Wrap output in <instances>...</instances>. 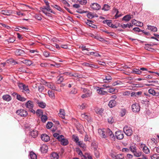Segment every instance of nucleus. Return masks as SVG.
Returning a JSON list of instances; mask_svg holds the SVG:
<instances>
[{
	"instance_id": "obj_34",
	"label": "nucleus",
	"mask_w": 159,
	"mask_h": 159,
	"mask_svg": "<svg viewBox=\"0 0 159 159\" xmlns=\"http://www.w3.org/2000/svg\"><path fill=\"white\" fill-rule=\"evenodd\" d=\"M103 23L104 24H107L108 26L111 27V26L112 25V22L111 20H103Z\"/></svg>"
},
{
	"instance_id": "obj_30",
	"label": "nucleus",
	"mask_w": 159,
	"mask_h": 159,
	"mask_svg": "<svg viewBox=\"0 0 159 159\" xmlns=\"http://www.w3.org/2000/svg\"><path fill=\"white\" fill-rule=\"evenodd\" d=\"M110 6H109L107 4H104L103 7L102 8V10L104 11H108L110 9Z\"/></svg>"
},
{
	"instance_id": "obj_35",
	"label": "nucleus",
	"mask_w": 159,
	"mask_h": 159,
	"mask_svg": "<svg viewBox=\"0 0 159 159\" xmlns=\"http://www.w3.org/2000/svg\"><path fill=\"white\" fill-rule=\"evenodd\" d=\"M48 94L49 97L52 99H54L55 98L54 93L52 91L49 90L48 91Z\"/></svg>"
},
{
	"instance_id": "obj_22",
	"label": "nucleus",
	"mask_w": 159,
	"mask_h": 159,
	"mask_svg": "<svg viewBox=\"0 0 159 159\" xmlns=\"http://www.w3.org/2000/svg\"><path fill=\"white\" fill-rule=\"evenodd\" d=\"M58 155L56 152L52 153L50 156V159H58Z\"/></svg>"
},
{
	"instance_id": "obj_45",
	"label": "nucleus",
	"mask_w": 159,
	"mask_h": 159,
	"mask_svg": "<svg viewBox=\"0 0 159 159\" xmlns=\"http://www.w3.org/2000/svg\"><path fill=\"white\" fill-rule=\"evenodd\" d=\"M41 120L43 122H45L48 119L47 116L44 115H43L41 116Z\"/></svg>"
},
{
	"instance_id": "obj_54",
	"label": "nucleus",
	"mask_w": 159,
	"mask_h": 159,
	"mask_svg": "<svg viewBox=\"0 0 159 159\" xmlns=\"http://www.w3.org/2000/svg\"><path fill=\"white\" fill-rule=\"evenodd\" d=\"M144 48L146 49L148 51H152V50H153V48L149 46V44H145Z\"/></svg>"
},
{
	"instance_id": "obj_14",
	"label": "nucleus",
	"mask_w": 159,
	"mask_h": 159,
	"mask_svg": "<svg viewBox=\"0 0 159 159\" xmlns=\"http://www.w3.org/2000/svg\"><path fill=\"white\" fill-rule=\"evenodd\" d=\"M106 137L108 136H110L111 138L114 137V134L112 131L109 128L106 129Z\"/></svg>"
},
{
	"instance_id": "obj_49",
	"label": "nucleus",
	"mask_w": 159,
	"mask_h": 159,
	"mask_svg": "<svg viewBox=\"0 0 159 159\" xmlns=\"http://www.w3.org/2000/svg\"><path fill=\"white\" fill-rule=\"evenodd\" d=\"M73 138L74 141L77 144L79 142L78 137L74 135H73Z\"/></svg>"
},
{
	"instance_id": "obj_52",
	"label": "nucleus",
	"mask_w": 159,
	"mask_h": 159,
	"mask_svg": "<svg viewBox=\"0 0 159 159\" xmlns=\"http://www.w3.org/2000/svg\"><path fill=\"white\" fill-rule=\"evenodd\" d=\"M120 113L121 116L123 117L126 114V110L125 109H122Z\"/></svg>"
},
{
	"instance_id": "obj_55",
	"label": "nucleus",
	"mask_w": 159,
	"mask_h": 159,
	"mask_svg": "<svg viewBox=\"0 0 159 159\" xmlns=\"http://www.w3.org/2000/svg\"><path fill=\"white\" fill-rule=\"evenodd\" d=\"M84 158L85 159H93L92 156L89 154H85L84 156Z\"/></svg>"
},
{
	"instance_id": "obj_25",
	"label": "nucleus",
	"mask_w": 159,
	"mask_h": 159,
	"mask_svg": "<svg viewBox=\"0 0 159 159\" xmlns=\"http://www.w3.org/2000/svg\"><path fill=\"white\" fill-rule=\"evenodd\" d=\"M6 62L8 63H10L11 64L13 65H14L18 64V62L16 61L13 59H10L8 60H7L6 61Z\"/></svg>"
},
{
	"instance_id": "obj_29",
	"label": "nucleus",
	"mask_w": 159,
	"mask_h": 159,
	"mask_svg": "<svg viewBox=\"0 0 159 159\" xmlns=\"http://www.w3.org/2000/svg\"><path fill=\"white\" fill-rule=\"evenodd\" d=\"M38 106L40 107L44 108L46 106V104L43 102H37Z\"/></svg>"
},
{
	"instance_id": "obj_53",
	"label": "nucleus",
	"mask_w": 159,
	"mask_h": 159,
	"mask_svg": "<svg viewBox=\"0 0 159 159\" xmlns=\"http://www.w3.org/2000/svg\"><path fill=\"white\" fill-rule=\"evenodd\" d=\"M64 78L62 76H60L59 79H57V84H61L63 81Z\"/></svg>"
},
{
	"instance_id": "obj_4",
	"label": "nucleus",
	"mask_w": 159,
	"mask_h": 159,
	"mask_svg": "<svg viewBox=\"0 0 159 159\" xmlns=\"http://www.w3.org/2000/svg\"><path fill=\"white\" fill-rule=\"evenodd\" d=\"M131 107L133 111L135 112H139L140 110V106L138 104L136 103L133 104Z\"/></svg>"
},
{
	"instance_id": "obj_12",
	"label": "nucleus",
	"mask_w": 159,
	"mask_h": 159,
	"mask_svg": "<svg viewBox=\"0 0 159 159\" xmlns=\"http://www.w3.org/2000/svg\"><path fill=\"white\" fill-rule=\"evenodd\" d=\"M42 140L43 141L47 142L50 140L49 136L46 134H42L41 137Z\"/></svg>"
},
{
	"instance_id": "obj_36",
	"label": "nucleus",
	"mask_w": 159,
	"mask_h": 159,
	"mask_svg": "<svg viewBox=\"0 0 159 159\" xmlns=\"http://www.w3.org/2000/svg\"><path fill=\"white\" fill-rule=\"evenodd\" d=\"M30 156L31 159H37L36 155L33 152H30Z\"/></svg>"
},
{
	"instance_id": "obj_18",
	"label": "nucleus",
	"mask_w": 159,
	"mask_h": 159,
	"mask_svg": "<svg viewBox=\"0 0 159 159\" xmlns=\"http://www.w3.org/2000/svg\"><path fill=\"white\" fill-rule=\"evenodd\" d=\"M48 149V146L45 144L42 145L40 148V150L42 153L46 152L47 151Z\"/></svg>"
},
{
	"instance_id": "obj_44",
	"label": "nucleus",
	"mask_w": 159,
	"mask_h": 159,
	"mask_svg": "<svg viewBox=\"0 0 159 159\" xmlns=\"http://www.w3.org/2000/svg\"><path fill=\"white\" fill-rule=\"evenodd\" d=\"M77 144L80 147L83 148H86V145L83 142V141H80Z\"/></svg>"
},
{
	"instance_id": "obj_31",
	"label": "nucleus",
	"mask_w": 159,
	"mask_h": 159,
	"mask_svg": "<svg viewBox=\"0 0 159 159\" xmlns=\"http://www.w3.org/2000/svg\"><path fill=\"white\" fill-rule=\"evenodd\" d=\"M148 29L152 31L156 32L157 31V27L151 25L148 26Z\"/></svg>"
},
{
	"instance_id": "obj_60",
	"label": "nucleus",
	"mask_w": 159,
	"mask_h": 159,
	"mask_svg": "<svg viewBox=\"0 0 159 159\" xmlns=\"http://www.w3.org/2000/svg\"><path fill=\"white\" fill-rule=\"evenodd\" d=\"M79 3L81 5H85L87 3V1L86 0H80Z\"/></svg>"
},
{
	"instance_id": "obj_33",
	"label": "nucleus",
	"mask_w": 159,
	"mask_h": 159,
	"mask_svg": "<svg viewBox=\"0 0 159 159\" xmlns=\"http://www.w3.org/2000/svg\"><path fill=\"white\" fill-rule=\"evenodd\" d=\"M36 113L38 117H41L43 115V112L41 109H38L36 111Z\"/></svg>"
},
{
	"instance_id": "obj_2",
	"label": "nucleus",
	"mask_w": 159,
	"mask_h": 159,
	"mask_svg": "<svg viewBox=\"0 0 159 159\" xmlns=\"http://www.w3.org/2000/svg\"><path fill=\"white\" fill-rule=\"evenodd\" d=\"M123 131L128 136H130L133 134V131L131 128L128 126H125L124 127Z\"/></svg>"
},
{
	"instance_id": "obj_6",
	"label": "nucleus",
	"mask_w": 159,
	"mask_h": 159,
	"mask_svg": "<svg viewBox=\"0 0 159 159\" xmlns=\"http://www.w3.org/2000/svg\"><path fill=\"white\" fill-rule=\"evenodd\" d=\"M14 52L17 56H24L26 54L23 50L20 49H16L15 51Z\"/></svg>"
},
{
	"instance_id": "obj_16",
	"label": "nucleus",
	"mask_w": 159,
	"mask_h": 159,
	"mask_svg": "<svg viewBox=\"0 0 159 159\" xmlns=\"http://www.w3.org/2000/svg\"><path fill=\"white\" fill-rule=\"evenodd\" d=\"M116 104V101L115 100H111L109 102L108 106L110 108H112L115 107Z\"/></svg>"
},
{
	"instance_id": "obj_1",
	"label": "nucleus",
	"mask_w": 159,
	"mask_h": 159,
	"mask_svg": "<svg viewBox=\"0 0 159 159\" xmlns=\"http://www.w3.org/2000/svg\"><path fill=\"white\" fill-rule=\"evenodd\" d=\"M16 113L19 116L22 117H26L27 116L28 113L27 111L24 109H19L17 110Z\"/></svg>"
},
{
	"instance_id": "obj_9",
	"label": "nucleus",
	"mask_w": 159,
	"mask_h": 159,
	"mask_svg": "<svg viewBox=\"0 0 159 159\" xmlns=\"http://www.w3.org/2000/svg\"><path fill=\"white\" fill-rule=\"evenodd\" d=\"M25 105L26 107L29 109L33 108L34 107L33 102L30 100H29L26 102Z\"/></svg>"
},
{
	"instance_id": "obj_19",
	"label": "nucleus",
	"mask_w": 159,
	"mask_h": 159,
	"mask_svg": "<svg viewBox=\"0 0 159 159\" xmlns=\"http://www.w3.org/2000/svg\"><path fill=\"white\" fill-rule=\"evenodd\" d=\"M1 13L4 15L9 16L12 13V11L8 10H2L1 11Z\"/></svg>"
},
{
	"instance_id": "obj_48",
	"label": "nucleus",
	"mask_w": 159,
	"mask_h": 159,
	"mask_svg": "<svg viewBox=\"0 0 159 159\" xmlns=\"http://www.w3.org/2000/svg\"><path fill=\"white\" fill-rule=\"evenodd\" d=\"M108 122L109 123L112 124L114 122V120L112 116L109 117L107 119Z\"/></svg>"
},
{
	"instance_id": "obj_37",
	"label": "nucleus",
	"mask_w": 159,
	"mask_h": 159,
	"mask_svg": "<svg viewBox=\"0 0 159 159\" xmlns=\"http://www.w3.org/2000/svg\"><path fill=\"white\" fill-rule=\"evenodd\" d=\"M112 77L109 75H108L106 76L105 79H103V81L104 83H107L109 82V80H111Z\"/></svg>"
},
{
	"instance_id": "obj_42",
	"label": "nucleus",
	"mask_w": 159,
	"mask_h": 159,
	"mask_svg": "<svg viewBox=\"0 0 159 159\" xmlns=\"http://www.w3.org/2000/svg\"><path fill=\"white\" fill-rule=\"evenodd\" d=\"M51 7H53L57 9L58 11H60L61 12H62L63 11L62 8L59 6L57 5H51Z\"/></svg>"
},
{
	"instance_id": "obj_27",
	"label": "nucleus",
	"mask_w": 159,
	"mask_h": 159,
	"mask_svg": "<svg viewBox=\"0 0 159 159\" xmlns=\"http://www.w3.org/2000/svg\"><path fill=\"white\" fill-rule=\"evenodd\" d=\"M114 159H127L126 157H125L122 154H119L115 156Z\"/></svg>"
},
{
	"instance_id": "obj_56",
	"label": "nucleus",
	"mask_w": 159,
	"mask_h": 159,
	"mask_svg": "<svg viewBox=\"0 0 159 159\" xmlns=\"http://www.w3.org/2000/svg\"><path fill=\"white\" fill-rule=\"evenodd\" d=\"M122 82L120 80H117V81L114 82L112 83V85L115 86L118 84H122Z\"/></svg>"
},
{
	"instance_id": "obj_40",
	"label": "nucleus",
	"mask_w": 159,
	"mask_h": 159,
	"mask_svg": "<svg viewBox=\"0 0 159 159\" xmlns=\"http://www.w3.org/2000/svg\"><path fill=\"white\" fill-rule=\"evenodd\" d=\"M94 149V153L95 156L96 158H98L99 157L100 153L97 150V147H95Z\"/></svg>"
},
{
	"instance_id": "obj_3",
	"label": "nucleus",
	"mask_w": 159,
	"mask_h": 159,
	"mask_svg": "<svg viewBox=\"0 0 159 159\" xmlns=\"http://www.w3.org/2000/svg\"><path fill=\"white\" fill-rule=\"evenodd\" d=\"M58 141H60L61 144L63 146H66L69 143L68 140L65 139L64 136L62 135H61L60 137L58 138Z\"/></svg>"
},
{
	"instance_id": "obj_57",
	"label": "nucleus",
	"mask_w": 159,
	"mask_h": 159,
	"mask_svg": "<svg viewBox=\"0 0 159 159\" xmlns=\"http://www.w3.org/2000/svg\"><path fill=\"white\" fill-rule=\"evenodd\" d=\"M151 159H159V155L156 154H153L151 156Z\"/></svg>"
},
{
	"instance_id": "obj_21",
	"label": "nucleus",
	"mask_w": 159,
	"mask_h": 159,
	"mask_svg": "<svg viewBox=\"0 0 159 159\" xmlns=\"http://www.w3.org/2000/svg\"><path fill=\"white\" fill-rule=\"evenodd\" d=\"M81 116L82 118L87 120L88 121H89L90 120V117L85 113L82 114Z\"/></svg>"
},
{
	"instance_id": "obj_7",
	"label": "nucleus",
	"mask_w": 159,
	"mask_h": 159,
	"mask_svg": "<svg viewBox=\"0 0 159 159\" xmlns=\"http://www.w3.org/2000/svg\"><path fill=\"white\" fill-rule=\"evenodd\" d=\"M98 132L99 134L101 136L104 138H106V129H99L98 130Z\"/></svg>"
},
{
	"instance_id": "obj_63",
	"label": "nucleus",
	"mask_w": 159,
	"mask_h": 159,
	"mask_svg": "<svg viewBox=\"0 0 159 159\" xmlns=\"http://www.w3.org/2000/svg\"><path fill=\"white\" fill-rule=\"evenodd\" d=\"M44 89V87L40 86L38 87V90L39 92H42Z\"/></svg>"
},
{
	"instance_id": "obj_41",
	"label": "nucleus",
	"mask_w": 159,
	"mask_h": 159,
	"mask_svg": "<svg viewBox=\"0 0 159 159\" xmlns=\"http://www.w3.org/2000/svg\"><path fill=\"white\" fill-rule=\"evenodd\" d=\"M133 153L134 156L137 157H139L142 155V152L139 151H137V150Z\"/></svg>"
},
{
	"instance_id": "obj_43",
	"label": "nucleus",
	"mask_w": 159,
	"mask_h": 159,
	"mask_svg": "<svg viewBox=\"0 0 159 159\" xmlns=\"http://www.w3.org/2000/svg\"><path fill=\"white\" fill-rule=\"evenodd\" d=\"M133 26V25H132L130 23L127 24H123L121 25V27L123 28H126L127 27H128L129 28H130Z\"/></svg>"
},
{
	"instance_id": "obj_32",
	"label": "nucleus",
	"mask_w": 159,
	"mask_h": 159,
	"mask_svg": "<svg viewBox=\"0 0 159 159\" xmlns=\"http://www.w3.org/2000/svg\"><path fill=\"white\" fill-rule=\"evenodd\" d=\"M47 86L52 90H55L56 87L54 86V84L51 83H48L47 84Z\"/></svg>"
},
{
	"instance_id": "obj_62",
	"label": "nucleus",
	"mask_w": 159,
	"mask_h": 159,
	"mask_svg": "<svg viewBox=\"0 0 159 159\" xmlns=\"http://www.w3.org/2000/svg\"><path fill=\"white\" fill-rule=\"evenodd\" d=\"M8 43H12L14 42L15 40L14 38H10L8 39L7 40Z\"/></svg>"
},
{
	"instance_id": "obj_10",
	"label": "nucleus",
	"mask_w": 159,
	"mask_h": 159,
	"mask_svg": "<svg viewBox=\"0 0 159 159\" xmlns=\"http://www.w3.org/2000/svg\"><path fill=\"white\" fill-rule=\"evenodd\" d=\"M148 93L152 95L153 96L158 97L159 96V92H157L153 89H150L148 90Z\"/></svg>"
},
{
	"instance_id": "obj_50",
	"label": "nucleus",
	"mask_w": 159,
	"mask_h": 159,
	"mask_svg": "<svg viewBox=\"0 0 159 159\" xmlns=\"http://www.w3.org/2000/svg\"><path fill=\"white\" fill-rule=\"evenodd\" d=\"M130 149L131 152L133 153L137 150L136 147L135 146H131L129 147Z\"/></svg>"
},
{
	"instance_id": "obj_8",
	"label": "nucleus",
	"mask_w": 159,
	"mask_h": 159,
	"mask_svg": "<svg viewBox=\"0 0 159 159\" xmlns=\"http://www.w3.org/2000/svg\"><path fill=\"white\" fill-rule=\"evenodd\" d=\"M140 147L142 149L143 152L146 154H148L149 153V149L146 146L145 144H141Z\"/></svg>"
},
{
	"instance_id": "obj_51",
	"label": "nucleus",
	"mask_w": 159,
	"mask_h": 159,
	"mask_svg": "<svg viewBox=\"0 0 159 159\" xmlns=\"http://www.w3.org/2000/svg\"><path fill=\"white\" fill-rule=\"evenodd\" d=\"M96 111L97 114L101 115L103 111V109L102 108H98L97 109Z\"/></svg>"
},
{
	"instance_id": "obj_11",
	"label": "nucleus",
	"mask_w": 159,
	"mask_h": 159,
	"mask_svg": "<svg viewBox=\"0 0 159 159\" xmlns=\"http://www.w3.org/2000/svg\"><path fill=\"white\" fill-rule=\"evenodd\" d=\"M98 88V89H97V91L99 94L100 95H105L107 94V92L103 90L104 88Z\"/></svg>"
},
{
	"instance_id": "obj_20",
	"label": "nucleus",
	"mask_w": 159,
	"mask_h": 159,
	"mask_svg": "<svg viewBox=\"0 0 159 159\" xmlns=\"http://www.w3.org/2000/svg\"><path fill=\"white\" fill-rule=\"evenodd\" d=\"M92 94V92L91 91H88L87 93H85L83 94L81 96V97L83 98H84L90 97L91 96Z\"/></svg>"
},
{
	"instance_id": "obj_24",
	"label": "nucleus",
	"mask_w": 159,
	"mask_h": 159,
	"mask_svg": "<svg viewBox=\"0 0 159 159\" xmlns=\"http://www.w3.org/2000/svg\"><path fill=\"white\" fill-rule=\"evenodd\" d=\"M87 22H86V24L89 25V26L94 28H97V26L96 25L93 24L92 22H93L91 20H87Z\"/></svg>"
},
{
	"instance_id": "obj_13",
	"label": "nucleus",
	"mask_w": 159,
	"mask_h": 159,
	"mask_svg": "<svg viewBox=\"0 0 159 159\" xmlns=\"http://www.w3.org/2000/svg\"><path fill=\"white\" fill-rule=\"evenodd\" d=\"M91 8L94 10H99L101 8V6L97 3H93L91 5Z\"/></svg>"
},
{
	"instance_id": "obj_47",
	"label": "nucleus",
	"mask_w": 159,
	"mask_h": 159,
	"mask_svg": "<svg viewBox=\"0 0 159 159\" xmlns=\"http://www.w3.org/2000/svg\"><path fill=\"white\" fill-rule=\"evenodd\" d=\"M132 72L133 73H134L140 75L142 73V71L140 70L134 69L133 70Z\"/></svg>"
},
{
	"instance_id": "obj_28",
	"label": "nucleus",
	"mask_w": 159,
	"mask_h": 159,
	"mask_svg": "<svg viewBox=\"0 0 159 159\" xmlns=\"http://www.w3.org/2000/svg\"><path fill=\"white\" fill-rule=\"evenodd\" d=\"M16 99L18 100L21 102H24L26 100V98L21 96L19 94H18V95H17Z\"/></svg>"
},
{
	"instance_id": "obj_17",
	"label": "nucleus",
	"mask_w": 159,
	"mask_h": 159,
	"mask_svg": "<svg viewBox=\"0 0 159 159\" xmlns=\"http://www.w3.org/2000/svg\"><path fill=\"white\" fill-rule=\"evenodd\" d=\"M2 99L7 102H9L11 100V97L9 94H6L3 95L2 97Z\"/></svg>"
},
{
	"instance_id": "obj_61",
	"label": "nucleus",
	"mask_w": 159,
	"mask_h": 159,
	"mask_svg": "<svg viewBox=\"0 0 159 159\" xmlns=\"http://www.w3.org/2000/svg\"><path fill=\"white\" fill-rule=\"evenodd\" d=\"M53 136L54 137L56 138L58 140V138L60 137L61 135H59L58 133H54L53 134Z\"/></svg>"
},
{
	"instance_id": "obj_5",
	"label": "nucleus",
	"mask_w": 159,
	"mask_h": 159,
	"mask_svg": "<svg viewBox=\"0 0 159 159\" xmlns=\"http://www.w3.org/2000/svg\"><path fill=\"white\" fill-rule=\"evenodd\" d=\"M115 136L117 139H122L124 138V134L122 131H118L115 133Z\"/></svg>"
},
{
	"instance_id": "obj_39",
	"label": "nucleus",
	"mask_w": 159,
	"mask_h": 159,
	"mask_svg": "<svg viewBox=\"0 0 159 159\" xmlns=\"http://www.w3.org/2000/svg\"><path fill=\"white\" fill-rule=\"evenodd\" d=\"M23 63L26 65L29 66H30L33 64V62L31 61L28 60H24Z\"/></svg>"
},
{
	"instance_id": "obj_15",
	"label": "nucleus",
	"mask_w": 159,
	"mask_h": 159,
	"mask_svg": "<svg viewBox=\"0 0 159 159\" xmlns=\"http://www.w3.org/2000/svg\"><path fill=\"white\" fill-rule=\"evenodd\" d=\"M38 134V131L36 130H34L31 131L30 135L32 138H36Z\"/></svg>"
},
{
	"instance_id": "obj_26",
	"label": "nucleus",
	"mask_w": 159,
	"mask_h": 159,
	"mask_svg": "<svg viewBox=\"0 0 159 159\" xmlns=\"http://www.w3.org/2000/svg\"><path fill=\"white\" fill-rule=\"evenodd\" d=\"M132 18L131 16L130 15H126L122 19V20H125L126 21H128Z\"/></svg>"
},
{
	"instance_id": "obj_23",
	"label": "nucleus",
	"mask_w": 159,
	"mask_h": 159,
	"mask_svg": "<svg viewBox=\"0 0 159 159\" xmlns=\"http://www.w3.org/2000/svg\"><path fill=\"white\" fill-rule=\"evenodd\" d=\"M65 113L64 110L62 109H61L60 110V112L58 114V115L59 117L62 119L65 118Z\"/></svg>"
},
{
	"instance_id": "obj_38",
	"label": "nucleus",
	"mask_w": 159,
	"mask_h": 159,
	"mask_svg": "<svg viewBox=\"0 0 159 159\" xmlns=\"http://www.w3.org/2000/svg\"><path fill=\"white\" fill-rule=\"evenodd\" d=\"M22 89V92L25 93H28L29 92V90L27 85H25Z\"/></svg>"
},
{
	"instance_id": "obj_46",
	"label": "nucleus",
	"mask_w": 159,
	"mask_h": 159,
	"mask_svg": "<svg viewBox=\"0 0 159 159\" xmlns=\"http://www.w3.org/2000/svg\"><path fill=\"white\" fill-rule=\"evenodd\" d=\"M87 107V104L86 103H84L81 105H79L78 106V108L81 110H83Z\"/></svg>"
},
{
	"instance_id": "obj_59",
	"label": "nucleus",
	"mask_w": 159,
	"mask_h": 159,
	"mask_svg": "<svg viewBox=\"0 0 159 159\" xmlns=\"http://www.w3.org/2000/svg\"><path fill=\"white\" fill-rule=\"evenodd\" d=\"M43 8H44L46 10L50 11L51 13H53V11L51 10L50 7L49 5L47 6V7H44Z\"/></svg>"
},
{
	"instance_id": "obj_64",
	"label": "nucleus",
	"mask_w": 159,
	"mask_h": 159,
	"mask_svg": "<svg viewBox=\"0 0 159 159\" xmlns=\"http://www.w3.org/2000/svg\"><path fill=\"white\" fill-rule=\"evenodd\" d=\"M133 157V156L130 154H128L126 155V157H126L127 159H130L132 158Z\"/></svg>"
},
{
	"instance_id": "obj_58",
	"label": "nucleus",
	"mask_w": 159,
	"mask_h": 159,
	"mask_svg": "<svg viewBox=\"0 0 159 159\" xmlns=\"http://www.w3.org/2000/svg\"><path fill=\"white\" fill-rule=\"evenodd\" d=\"M53 124L51 122H48L47 124L46 127L48 129H50L52 126Z\"/></svg>"
}]
</instances>
